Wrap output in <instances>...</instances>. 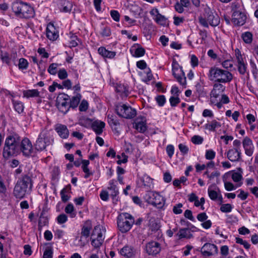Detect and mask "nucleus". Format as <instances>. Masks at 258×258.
Returning a JSON list of instances; mask_svg holds the SVG:
<instances>
[{"mask_svg": "<svg viewBox=\"0 0 258 258\" xmlns=\"http://www.w3.org/2000/svg\"><path fill=\"white\" fill-rule=\"evenodd\" d=\"M21 140V137L16 133L11 134L7 137L3 151V156L5 158H8L20 152Z\"/></svg>", "mask_w": 258, "mask_h": 258, "instance_id": "nucleus-1", "label": "nucleus"}, {"mask_svg": "<svg viewBox=\"0 0 258 258\" xmlns=\"http://www.w3.org/2000/svg\"><path fill=\"white\" fill-rule=\"evenodd\" d=\"M11 9L15 15L19 18L29 19L35 15L34 9L30 4L22 0L13 2Z\"/></svg>", "mask_w": 258, "mask_h": 258, "instance_id": "nucleus-2", "label": "nucleus"}, {"mask_svg": "<svg viewBox=\"0 0 258 258\" xmlns=\"http://www.w3.org/2000/svg\"><path fill=\"white\" fill-rule=\"evenodd\" d=\"M32 187V180L28 174H25L19 179L13 190L14 196L17 198L22 199L28 194Z\"/></svg>", "mask_w": 258, "mask_h": 258, "instance_id": "nucleus-3", "label": "nucleus"}, {"mask_svg": "<svg viewBox=\"0 0 258 258\" xmlns=\"http://www.w3.org/2000/svg\"><path fill=\"white\" fill-rule=\"evenodd\" d=\"M208 77L211 81L222 83H229L233 79L232 74L229 71L215 67L210 69Z\"/></svg>", "mask_w": 258, "mask_h": 258, "instance_id": "nucleus-4", "label": "nucleus"}, {"mask_svg": "<svg viewBox=\"0 0 258 258\" xmlns=\"http://www.w3.org/2000/svg\"><path fill=\"white\" fill-rule=\"evenodd\" d=\"M204 17L199 18V23L203 26L208 28L209 24L212 27L218 26L220 22V19L215 12L210 8H206L204 10Z\"/></svg>", "mask_w": 258, "mask_h": 258, "instance_id": "nucleus-5", "label": "nucleus"}, {"mask_svg": "<svg viewBox=\"0 0 258 258\" xmlns=\"http://www.w3.org/2000/svg\"><path fill=\"white\" fill-rule=\"evenodd\" d=\"M52 136L50 131L43 129L39 133L38 137L34 144L35 149L38 151H42L46 147L53 142Z\"/></svg>", "mask_w": 258, "mask_h": 258, "instance_id": "nucleus-6", "label": "nucleus"}, {"mask_svg": "<svg viewBox=\"0 0 258 258\" xmlns=\"http://www.w3.org/2000/svg\"><path fill=\"white\" fill-rule=\"evenodd\" d=\"M135 223L134 217L127 213H122L117 217V227L122 233L128 231Z\"/></svg>", "mask_w": 258, "mask_h": 258, "instance_id": "nucleus-7", "label": "nucleus"}, {"mask_svg": "<svg viewBox=\"0 0 258 258\" xmlns=\"http://www.w3.org/2000/svg\"><path fill=\"white\" fill-rule=\"evenodd\" d=\"M105 229L101 225L96 226L91 235V244L95 248L99 247L105 238Z\"/></svg>", "mask_w": 258, "mask_h": 258, "instance_id": "nucleus-8", "label": "nucleus"}, {"mask_svg": "<svg viewBox=\"0 0 258 258\" xmlns=\"http://www.w3.org/2000/svg\"><path fill=\"white\" fill-rule=\"evenodd\" d=\"M115 110L119 116L127 119L134 118L137 114L135 109L126 104L117 105Z\"/></svg>", "mask_w": 258, "mask_h": 258, "instance_id": "nucleus-9", "label": "nucleus"}, {"mask_svg": "<svg viewBox=\"0 0 258 258\" xmlns=\"http://www.w3.org/2000/svg\"><path fill=\"white\" fill-rule=\"evenodd\" d=\"M172 75L180 85L185 88L186 84V77L179 64L175 59H173L172 62Z\"/></svg>", "mask_w": 258, "mask_h": 258, "instance_id": "nucleus-10", "label": "nucleus"}, {"mask_svg": "<svg viewBox=\"0 0 258 258\" xmlns=\"http://www.w3.org/2000/svg\"><path fill=\"white\" fill-rule=\"evenodd\" d=\"M57 104L59 110L66 113L70 107L69 96L64 93L60 94L57 98Z\"/></svg>", "mask_w": 258, "mask_h": 258, "instance_id": "nucleus-11", "label": "nucleus"}, {"mask_svg": "<svg viewBox=\"0 0 258 258\" xmlns=\"http://www.w3.org/2000/svg\"><path fill=\"white\" fill-rule=\"evenodd\" d=\"M137 184L139 187L144 188L147 190L153 188V179L147 174L140 177L137 181Z\"/></svg>", "mask_w": 258, "mask_h": 258, "instance_id": "nucleus-12", "label": "nucleus"}, {"mask_svg": "<svg viewBox=\"0 0 258 258\" xmlns=\"http://www.w3.org/2000/svg\"><path fill=\"white\" fill-rule=\"evenodd\" d=\"M225 89V87L222 84L216 83L213 85V89L211 92V101L212 103L217 102L216 99L222 93Z\"/></svg>", "mask_w": 258, "mask_h": 258, "instance_id": "nucleus-13", "label": "nucleus"}, {"mask_svg": "<svg viewBox=\"0 0 258 258\" xmlns=\"http://www.w3.org/2000/svg\"><path fill=\"white\" fill-rule=\"evenodd\" d=\"M146 250L148 254L156 255L160 252L161 246L160 243L158 242L151 241L147 243Z\"/></svg>", "mask_w": 258, "mask_h": 258, "instance_id": "nucleus-14", "label": "nucleus"}, {"mask_svg": "<svg viewBox=\"0 0 258 258\" xmlns=\"http://www.w3.org/2000/svg\"><path fill=\"white\" fill-rule=\"evenodd\" d=\"M20 152L27 156L31 154L33 151V147L31 141L28 138H24L21 140L20 143Z\"/></svg>", "mask_w": 258, "mask_h": 258, "instance_id": "nucleus-15", "label": "nucleus"}, {"mask_svg": "<svg viewBox=\"0 0 258 258\" xmlns=\"http://www.w3.org/2000/svg\"><path fill=\"white\" fill-rule=\"evenodd\" d=\"M218 249L214 244L206 243L201 248V252L205 256L214 255L218 253Z\"/></svg>", "mask_w": 258, "mask_h": 258, "instance_id": "nucleus-16", "label": "nucleus"}, {"mask_svg": "<svg viewBox=\"0 0 258 258\" xmlns=\"http://www.w3.org/2000/svg\"><path fill=\"white\" fill-rule=\"evenodd\" d=\"M246 16L245 14L241 11L233 12L232 16V21L237 26H242L245 23Z\"/></svg>", "mask_w": 258, "mask_h": 258, "instance_id": "nucleus-17", "label": "nucleus"}, {"mask_svg": "<svg viewBox=\"0 0 258 258\" xmlns=\"http://www.w3.org/2000/svg\"><path fill=\"white\" fill-rule=\"evenodd\" d=\"M46 33L47 37L51 41H54L58 37V32L54 26L51 23L47 25Z\"/></svg>", "mask_w": 258, "mask_h": 258, "instance_id": "nucleus-18", "label": "nucleus"}, {"mask_svg": "<svg viewBox=\"0 0 258 258\" xmlns=\"http://www.w3.org/2000/svg\"><path fill=\"white\" fill-rule=\"evenodd\" d=\"M223 181L224 184V187L226 190L232 191L235 189L237 187H240L242 185V182L237 183L235 186L232 183L230 182L229 180V174L225 173L222 176Z\"/></svg>", "mask_w": 258, "mask_h": 258, "instance_id": "nucleus-19", "label": "nucleus"}, {"mask_svg": "<svg viewBox=\"0 0 258 258\" xmlns=\"http://www.w3.org/2000/svg\"><path fill=\"white\" fill-rule=\"evenodd\" d=\"M242 145L245 154L248 156H251L254 149L251 140L249 138L245 137L243 140Z\"/></svg>", "mask_w": 258, "mask_h": 258, "instance_id": "nucleus-20", "label": "nucleus"}, {"mask_svg": "<svg viewBox=\"0 0 258 258\" xmlns=\"http://www.w3.org/2000/svg\"><path fill=\"white\" fill-rule=\"evenodd\" d=\"M119 253L125 257L132 258L135 256L137 250L132 246L125 245L120 249Z\"/></svg>", "mask_w": 258, "mask_h": 258, "instance_id": "nucleus-21", "label": "nucleus"}, {"mask_svg": "<svg viewBox=\"0 0 258 258\" xmlns=\"http://www.w3.org/2000/svg\"><path fill=\"white\" fill-rule=\"evenodd\" d=\"M54 130L61 138L67 139L69 137V131L66 125L57 124L55 125Z\"/></svg>", "mask_w": 258, "mask_h": 258, "instance_id": "nucleus-22", "label": "nucleus"}, {"mask_svg": "<svg viewBox=\"0 0 258 258\" xmlns=\"http://www.w3.org/2000/svg\"><path fill=\"white\" fill-rule=\"evenodd\" d=\"M241 150H237L236 149H229L227 153L228 159L231 162L239 161L241 159Z\"/></svg>", "mask_w": 258, "mask_h": 258, "instance_id": "nucleus-23", "label": "nucleus"}, {"mask_svg": "<svg viewBox=\"0 0 258 258\" xmlns=\"http://www.w3.org/2000/svg\"><path fill=\"white\" fill-rule=\"evenodd\" d=\"M105 125L103 121L100 120H96L91 123V128L98 135H101L103 132V129Z\"/></svg>", "mask_w": 258, "mask_h": 258, "instance_id": "nucleus-24", "label": "nucleus"}, {"mask_svg": "<svg viewBox=\"0 0 258 258\" xmlns=\"http://www.w3.org/2000/svg\"><path fill=\"white\" fill-rule=\"evenodd\" d=\"M150 228L152 231H154L157 233V236L160 237L162 235V232L160 230V223L155 219H151L150 220Z\"/></svg>", "mask_w": 258, "mask_h": 258, "instance_id": "nucleus-25", "label": "nucleus"}, {"mask_svg": "<svg viewBox=\"0 0 258 258\" xmlns=\"http://www.w3.org/2000/svg\"><path fill=\"white\" fill-rule=\"evenodd\" d=\"M152 205L156 207L158 209L162 208L165 204V199L158 192H156L155 198Z\"/></svg>", "mask_w": 258, "mask_h": 258, "instance_id": "nucleus-26", "label": "nucleus"}, {"mask_svg": "<svg viewBox=\"0 0 258 258\" xmlns=\"http://www.w3.org/2000/svg\"><path fill=\"white\" fill-rule=\"evenodd\" d=\"M239 172H235L233 170L227 172L229 174V179L231 178L233 181L237 183H240L242 179V170L241 168H238Z\"/></svg>", "mask_w": 258, "mask_h": 258, "instance_id": "nucleus-27", "label": "nucleus"}, {"mask_svg": "<svg viewBox=\"0 0 258 258\" xmlns=\"http://www.w3.org/2000/svg\"><path fill=\"white\" fill-rule=\"evenodd\" d=\"M73 8L72 2L68 0H61L59 4V9L60 12L64 13L70 12Z\"/></svg>", "mask_w": 258, "mask_h": 258, "instance_id": "nucleus-28", "label": "nucleus"}, {"mask_svg": "<svg viewBox=\"0 0 258 258\" xmlns=\"http://www.w3.org/2000/svg\"><path fill=\"white\" fill-rule=\"evenodd\" d=\"M146 120L145 118L138 119L135 122V128L140 133H143L147 129Z\"/></svg>", "mask_w": 258, "mask_h": 258, "instance_id": "nucleus-29", "label": "nucleus"}, {"mask_svg": "<svg viewBox=\"0 0 258 258\" xmlns=\"http://www.w3.org/2000/svg\"><path fill=\"white\" fill-rule=\"evenodd\" d=\"M98 52L103 57L108 58H112L116 55L115 51H109L104 47H99L98 49Z\"/></svg>", "mask_w": 258, "mask_h": 258, "instance_id": "nucleus-30", "label": "nucleus"}, {"mask_svg": "<svg viewBox=\"0 0 258 258\" xmlns=\"http://www.w3.org/2000/svg\"><path fill=\"white\" fill-rule=\"evenodd\" d=\"M71 186L70 185L64 187L60 192L61 199L63 202H67L68 201L71 197Z\"/></svg>", "mask_w": 258, "mask_h": 258, "instance_id": "nucleus-31", "label": "nucleus"}, {"mask_svg": "<svg viewBox=\"0 0 258 258\" xmlns=\"http://www.w3.org/2000/svg\"><path fill=\"white\" fill-rule=\"evenodd\" d=\"M116 183V181L115 179H111L109 181L108 189L111 191V196L113 198L116 197L119 194Z\"/></svg>", "mask_w": 258, "mask_h": 258, "instance_id": "nucleus-32", "label": "nucleus"}, {"mask_svg": "<svg viewBox=\"0 0 258 258\" xmlns=\"http://www.w3.org/2000/svg\"><path fill=\"white\" fill-rule=\"evenodd\" d=\"M177 236L180 239L183 238L189 239L192 235L188 228H182L179 230L177 233Z\"/></svg>", "mask_w": 258, "mask_h": 258, "instance_id": "nucleus-33", "label": "nucleus"}, {"mask_svg": "<svg viewBox=\"0 0 258 258\" xmlns=\"http://www.w3.org/2000/svg\"><path fill=\"white\" fill-rule=\"evenodd\" d=\"M82 168L84 172L85 173L84 177L85 178H88L90 176L93 175V173L90 171L88 168V165L90 163V162L88 160H82Z\"/></svg>", "mask_w": 258, "mask_h": 258, "instance_id": "nucleus-34", "label": "nucleus"}, {"mask_svg": "<svg viewBox=\"0 0 258 258\" xmlns=\"http://www.w3.org/2000/svg\"><path fill=\"white\" fill-rule=\"evenodd\" d=\"M221 126L220 122H218L215 119L212 120L210 123H206L205 125V128L212 132L215 131L216 128L220 127Z\"/></svg>", "mask_w": 258, "mask_h": 258, "instance_id": "nucleus-35", "label": "nucleus"}, {"mask_svg": "<svg viewBox=\"0 0 258 258\" xmlns=\"http://www.w3.org/2000/svg\"><path fill=\"white\" fill-rule=\"evenodd\" d=\"M12 102L16 111L19 114L23 112L24 106L23 103L21 101L15 100L13 98L12 99Z\"/></svg>", "mask_w": 258, "mask_h": 258, "instance_id": "nucleus-36", "label": "nucleus"}, {"mask_svg": "<svg viewBox=\"0 0 258 258\" xmlns=\"http://www.w3.org/2000/svg\"><path fill=\"white\" fill-rule=\"evenodd\" d=\"M138 48L134 49L132 48L130 51L133 56L135 57H141L143 56L145 53V50L144 48L137 44Z\"/></svg>", "mask_w": 258, "mask_h": 258, "instance_id": "nucleus-37", "label": "nucleus"}, {"mask_svg": "<svg viewBox=\"0 0 258 258\" xmlns=\"http://www.w3.org/2000/svg\"><path fill=\"white\" fill-rule=\"evenodd\" d=\"M23 94V96L26 98L36 97L39 96V92L36 89L25 90Z\"/></svg>", "mask_w": 258, "mask_h": 258, "instance_id": "nucleus-38", "label": "nucleus"}, {"mask_svg": "<svg viewBox=\"0 0 258 258\" xmlns=\"http://www.w3.org/2000/svg\"><path fill=\"white\" fill-rule=\"evenodd\" d=\"M81 97L82 96L80 94L77 93L75 96L72 97L71 100H69L70 107L76 108L80 101Z\"/></svg>", "mask_w": 258, "mask_h": 258, "instance_id": "nucleus-39", "label": "nucleus"}, {"mask_svg": "<svg viewBox=\"0 0 258 258\" xmlns=\"http://www.w3.org/2000/svg\"><path fill=\"white\" fill-rule=\"evenodd\" d=\"M108 122L113 130L116 131L117 125L119 123L118 121L115 119L113 115H108Z\"/></svg>", "mask_w": 258, "mask_h": 258, "instance_id": "nucleus-40", "label": "nucleus"}, {"mask_svg": "<svg viewBox=\"0 0 258 258\" xmlns=\"http://www.w3.org/2000/svg\"><path fill=\"white\" fill-rule=\"evenodd\" d=\"M241 38L245 43L250 44L252 41L253 35L250 32H245L242 34Z\"/></svg>", "mask_w": 258, "mask_h": 258, "instance_id": "nucleus-41", "label": "nucleus"}, {"mask_svg": "<svg viewBox=\"0 0 258 258\" xmlns=\"http://www.w3.org/2000/svg\"><path fill=\"white\" fill-rule=\"evenodd\" d=\"M65 212L70 215V217L74 218L76 216V212L75 211L74 206L72 204H69L64 209Z\"/></svg>", "mask_w": 258, "mask_h": 258, "instance_id": "nucleus-42", "label": "nucleus"}, {"mask_svg": "<svg viewBox=\"0 0 258 258\" xmlns=\"http://www.w3.org/2000/svg\"><path fill=\"white\" fill-rule=\"evenodd\" d=\"M156 192L153 191H148L144 196L145 200L149 204L152 205L153 203L154 198H155Z\"/></svg>", "mask_w": 258, "mask_h": 258, "instance_id": "nucleus-43", "label": "nucleus"}, {"mask_svg": "<svg viewBox=\"0 0 258 258\" xmlns=\"http://www.w3.org/2000/svg\"><path fill=\"white\" fill-rule=\"evenodd\" d=\"M91 229V225L90 223H87L85 226H83L81 231V235L85 237H88L90 233Z\"/></svg>", "mask_w": 258, "mask_h": 258, "instance_id": "nucleus-44", "label": "nucleus"}, {"mask_svg": "<svg viewBox=\"0 0 258 258\" xmlns=\"http://www.w3.org/2000/svg\"><path fill=\"white\" fill-rule=\"evenodd\" d=\"M29 63L27 59L24 58H21L19 60L18 68L19 69L23 71L27 69Z\"/></svg>", "mask_w": 258, "mask_h": 258, "instance_id": "nucleus-45", "label": "nucleus"}, {"mask_svg": "<svg viewBox=\"0 0 258 258\" xmlns=\"http://www.w3.org/2000/svg\"><path fill=\"white\" fill-rule=\"evenodd\" d=\"M166 18L165 16L160 14L158 17L154 18V21L159 25L164 26L166 24Z\"/></svg>", "mask_w": 258, "mask_h": 258, "instance_id": "nucleus-46", "label": "nucleus"}, {"mask_svg": "<svg viewBox=\"0 0 258 258\" xmlns=\"http://www.w3.org/2000/svg\"><path fill=\"white\" fill-rule=\"evenodd\" d=\"M238 71L241 75H244L246 72L247 64L245 62H240L237 64Z\"/></svg>", "mask_w": 258, "mask_h": 258, "instance_id": "nucleus-47", "label": "nucleus"}, {"mask_svg": "<svg viewBox=\"0 0 258 258\" xmlns=\"http://www.w3.org/2000/svg\"><path fill=\"white\" fill-rule=\"evenodd\" d=\"M58 66L59 64L56 63H51L48 69V73L51 75H55L57 72V67Z\"/></svg>", "mask_w": 258, "mask_h": 258, "instance_id": "nucleus-48", "label": "nucleus"}, {"mask_svg": "<svg viewBox=\"0 0 258 258\" xmlns=\"http://www.w3.org/2000/svg\"><path fill=\"white\" fill-rule=\"evenodd\" d=\"M116 157L118 159L116 162L118 165H120L122 163H125L127 162L128 157L124 153H122L120 155H117Z\"/></svg>", "mask_w": 258, "mask_h": 258, "instance_id": "nucleus-49", "label": "nucleus"}, {"mask_svg": "<svg viewBox=\"0 0 258 258\" xmlns=\"http://www.w3.org/2000/svg\"><path fill=\"white\" fill-rule=\"evenodd\" d=\"M216 153L212 149L207 150L206 151L205 158L207 160H211L215 158Z\"/></svg>", "mask_w": 258, "mask_h": 258, "instance_id": "nucleus-50", "label": "nucleus"}, {"mask_svg": "<svg viewBox=\"0 0 258 258\" xmlns=\"http://www.w3.org/2000/svg\"><path fill=\"white\" fill-rule=\"evenodd\" d=\"M235 241L237 243L242 245L244 246V247L247 249H249V248L250 247V245L249 244V243L247 241L243 240L241 238L236 237L235 238Z\"/></svg>", "mask_w": 258, "mask_h": 258, "instance_id": "nucleus-51", "label": "nucleus"}, {"mask_svg": "<svg viewBox=\"0 0 258 258\" xmlns=\"http://www.w3.org/2000/svg\"><path fill=\"white\" fill-rule=\"evenodd\" d=\"M68 221V217L64 214H61L57 217V221L58 224H62Z\"/></svg>", "mask_w": 258, "mask_h": 258, "instance_id": "nucleus-52", "label": "nucleus"}, {"mask_svg": "<svg viewBox=\"0 0 258 258\" xmlns=\"http://www.w3.org/2000/svg\"><path fill=\"white\" fill-rule=\"evenodd\" d=\"M53 251L51 247H47L45 250L43 257V258H52Z\"/></svg>", "mask_w": 258, "mask_h": 258, "instance_id": "nucleus-53", "label": "nucleus"}, {"mask_svg": "<svg viewBox=\"0 0 258 258\" xmlns=\"http://www.w3.org/2000/svg\"><path fill=\"white\" fill-rule=\"evenodd\" d=\"M232 206L229 204H223L220 207V210L224 213H229L232 210Z\"/></svg>", "mask_w": 258, "mask_h": 258, "instance_id": "nucleus-54", "label": "nucleus"}, {"mask_svg": "<svg viewBox=\"0 0 258 258\" xmlns=\"http://www.w3.org/2000/svg\"><path fill=\"white\" fill-rule=\"evenodd\" d=\"M250 63L252 67V73L254 78L258 80V69L257 68L256 64L253 62L250 61Z\"/></svg>", "mask_w": 258, "mask_h": 258, "instance_id": "nucleus-55", "label": "nucleus"}, {"mask_svg": "<svg viewBox=\"0 0 258 258\" xmlns=\"http://www.w3.org/2000/svg\"><path fill=\"white\" fill-rule=\"evenodd\" d=\"M155 99L159 106H163L164 105L166 99L164 95H158Z\"/></svg>", "mask_w": 258, "mask_h": 258, "instance_id": "nucleus-56", "label": "nucleus"}, {"mask_svg": "<svg viewBox=\"0 0 258 258\" xmlns=\"http://www.w3.org/2000/svg\"><path fill=\"white\" fill-rule=\"evenodd\" d=\"M199 35L201 36L200 44H202L207 37V31L206 30H200Z\"/></svg>", "mask_w": 258, "mask_h": 258, "instance_id": "nucleus-57", "label": "nucleus"}, {"mask_svg": "<svg viewBox=\"0 0 258 258\" xmlns=\"http://www.w3.org/2000/svg\"><path fill=\"white\" fill-rule=\"evenodd\" d=\"M68 76V73L64 69H61L58 72V77L61 80L66 79Z\"/></svg>", "mask_w": 258, "mask_h": 258, "instance_id": "nucleus-58", "label": "nucleus"}, {"mask_svg": "<svg viewBox=\"0 0 258 258\" xmlns=\"http://www.w3.org/2000/svg\"><path fill=\"white\" fill-rule=\"evenodd\" d=\"M111 18L116 22H119L120 20V15L116 10H111L110 11Z\"/></svg>", "mask_w": 258, "mask_h": 258, "instance_id": "nucleus-59", "label": "nucleus"}, {"mask_svg": "<svg viewBox=\"0 0 258 258\" xmlns=\"http://www.w3.org/2000/svg\"><path fill=\"white\" fill-rule=\"evenodd\" d=\"M208 191L209 196L211 200L215 201L218 199V194L216 191L209 188Z\"/></svg>", "mask_w": 258, "mask_h": 258, "instance_id": "nucleus-60", "label": "nucleus"}, {"mask_svg": "<svg viewBox=\"0 0 258 258\" xmlns=\"http://www.w3.org/2000/svg\"><path fill=\"white\" fill-rule=\"evenodd\" d=\"M192 142L197 145L202 144L203 142V138L199 136H194L191 138Z\"/></svg>", "mask_w": 258, "mask_h": 258, "instance_id": "nucleus-61", "label": "nucleus"}, {"mask_svg": "<svg viewBox=\"0 0 258 258\" xmlns=\"http://www.w3.org/2000/svg\"><path fill=\"white\" fill-rule=\"evenodd\" d=\"M180 100L178 96H171L169 99V102L171 106H175L180 102Z\"/></svg>", "mask_w": 258, "mask_h": 258, "instance_id": "nucleus-62", "label": "nucleus"}, {"mask_svg": "<svg viewBox=\"0 0 258 258\" xmlns=\"http://www.w3.org/2000/svg\"><path fill=\"white\" fill-rule=\"evenodd\" d=\"M88 108V103L85 100H83L79 106L80 111H86Z\"/></svg>", "mask_w": 258, "mask_h": 258, "instance_id": "nucleus-63", "label": "nucleus"}, {"mask_svg": "<svg viewBox=\"0 0 258 258\" xmlns=\"http://www.w3.org/2000/svg\"><path fill=\"white\" fill-rule=\"evenodd\" d=\"M1 58L3 62L9 64L10 62V58L9 54L7 52L2 53L1 54Z\"/></svg>", "mask_w": 258, "mask_h": 258, "instance_id": "nucleus-64", "label": "nucleus"}]
</instances>
